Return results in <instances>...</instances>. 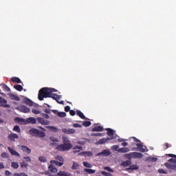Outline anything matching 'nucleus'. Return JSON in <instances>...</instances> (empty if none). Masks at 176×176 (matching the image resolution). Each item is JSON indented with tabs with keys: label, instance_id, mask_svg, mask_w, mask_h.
<instances>
[{
	"label": "nucleus",
	"instance_id": "obj_1",
	"mask_svg": "<svg viewBox=\"0 0 176 176\" xmlns=\"http://www.w3.org/2000/svg\"><path fill=\"white\" fill-rule=\"evenodd\" d=\"M62 140L63 144H58L56 149L59 151L60 152H65V151H69L72 148V144H71V141L67 137H63Z\"/></svg>",
	"mask_w": 176,
	"mask_h": 176
},
{
	"label": "nucleus",
	"instance_id": "obj_2",
	"mask_svg": "<svg viewBox=\"0 0 176 176\" xmlns=\"http://www.w3.org/2000/svg\"><path fill=\"white\" fill-rule=\"evenodd\" d=\"M51 93L52 91H49V88H41L38 91V99L39 101H43L44 98H51Z\"/></svg>",
	"mask_w": 176,
	"mask_h": 176
},
{
	"label": "nucleus",
	"instance_id": "obj_3",
	"mask_svg": "<svg viewBox=\"0 0 176 176\" xmlns=\"http://www.w3.org/2000/svg\"><path fill=\"white\" fill-rule=\"evenodd\" d=\"M29 134L32 137H37L38 138H43L46 137V133L44 131H41L36 129H32L29 131Z\"/></svg>",
	"mask_w": 176,
	"mask_h": 176
},
{
	"label": "nucleus",
	"instance_id": "obj_4",
	"mask_svg": "<svg viewBox=\"0 0 176 176\" xmlns=\"http://www.w3.org/2000/svg\"><path fill=\"white\" fill-rule=\"evenodd\" d=\"M48 90L51 91L50 96L51 98H53V100H55L58 104H64V101L59 100L61 99V95H57L56 94H54V92L57 91V90L54 88H48Z\"/></svg>",
	"mask_w": 176,
	"mask_h": 176
},
{
	"label": "nucleus",
	"instance_id": "obj_5",
	"mask_svg": "<svg viewBox=\"0 0 176 176\" xmlns=\"http://www.w3.org/2000/svg\"><path fill=\"white\" fill-rule=\"evenodd\" d=\"M168 162L165 163L166 168L176 171V159L170 158L168 160Z\"/></svg>",
	"mask_w": 176,
	"mask_h": 176
},
{
	"label": "nucleus",
	"instance_id": "obj_6",
	"mask_svg": "<svg viewBox=\"0 0 176 176\" xmlns=\"http://www.w3.org/2000/svg\"><path fill=\"white\" fill-rule=\"evenodd\" d=\"M23 104H25V105H28V107H32V105H34V102L32 100H31V99L23 96Z\"/></svg>",
	"mask_w": 176,
	"mask_h": 176
},
{
	"label": "nucleus",
	"instance_id": "obj_7",
	"mask_svg": "<svg viewBox=\"0 0 176 176\" xmlns=\"http://www.w3.org/2000/svg\"><path fill=\"white\" fill-rule=\"evenodd\" d=\"M23 124L25 123H30L31 124H35V123H36V119L34 117H30L28 118L26 121L25 120L23 119Z\"/></svg>",
	"mask_w": 176,
	"mask_h": 176
},
{
	"label": "nucleus",
	"instance_id": "obj_8",
	"mask_svg": "<svg viewBox=\"0 0 176 176\" xmlns=\"http://www.w3.org/2000/svg\"><path fill=\"white\" fill-rule=\"evenodd\" d=\"M36 120L38 123H40V124H43L44 126H47V124H49V123H50L49 120H45V118H37Z\"/></svg>",
	"mask_w": 176,
	"mask_h": 176
},
{
	"label": "nucleus",
	"instance_id": "obj_9",
	"mask_svg": "<svg viewBox=\"0 0 176 176\" xmlns=\"http://www.w3.org/2000/svg\"><path fill=\"white\" fill-rule=\"evenodd\" d=\"M131 155H132V159H142L144 157V155L138 152H132Z\"/></svg>",
	"mask_w": 176,
	"mask_h": 176
},
{
	"label": "nucleus",
	"instance_id": "obj_10",
	"mask_svg": "<svg viewBox=\"0 0 176 176\" xmlns=\"http://www.w3.org/2000/svg\"><path fill=\"white\" fill-rule=\"evenodd\" d=\"M8 103V100L3 99L2 97L0 96V107H3L4 108H10V105L6 104Z\"/></svg>",
	"mask_w": 176,
	"mask_h": 176
},
{
	"label": "nucleus",
	"instance_id": "obj_11",
	"mask_svg": "<svg viewBox=\"0 0 176 176\" xmlns=\"http://www.w3.org/2000/svg\"><path fill=\"white\" fill-rule=\"evenodd\" d=\"M110 155H111V151L108 150V149H105L103 150L102 152L98 153L97 154V156H109Z\"/></svg>",
	"mask_w": 176,
	"mask_h": 176
},
{
	"label": "nucleus",
	"instance_id": "obj_12",
	"mask_svg": "<svg viewBox=\"0 0 176 176\" xmlns=\"http://www.w3.org/2000/svg\"><path fill=\"white\" fill-rule=\"evenodd\" d=\"M28 163H31V158L30 157H24L23 162V167H28Z\"/></svg>",
	"mask_w": 176,
	"mask_h": 176
},
{
	"label": "nucleus",
	"instance_id": "obj_13",
	"mask_svg": "<svg viewBox=\"0 0 176 176\" xmlns=\"http://www.w3.org/2000/svg\"><path fill=\"white\" fill-rule=\"evenodd\" d=\"M48 170L50 173H57V168H56V166H54V165H53V164H50L48 166Z\"/></svg>",
	"mask_w": 176,
	"mask_h": 176
},
{
	"label": "nucleus",
	"instance_id": "obj_14",
	"mask_svg": "<svg viewBox=\"0 0 176 176\" xmlns=\"http://www.w3.org/2000/svg\"><path fill=\"white\" fill-rule=\"evenodd\" d=\"M63 133H65V134H74L75 133V129H62Z\"/></svg>",
	"mask_w": 176,
	"mask_h": 176
},
{
	"label": "nucleus",
	"instance_id": "obj_15",
	"mask_svg": "<svg viewBox=\"0 0 176 176\" xmlns=\"http://www.w3.org/2000/svg\"><path fill=\"white\" fill-rule=\"evenodd\" d=\"M136 146L138 148L139 151L142 152V153H144V152H145V149H146V146H144V145H142L141 143H137Z\"/></svg>",
	"mask_w": 176,
	"mask_h": 176
},
{
	"label": "nucleus",
	"instance_id": "obj_16",
	"mask_svg": "<svg viewBox=\"0 0 176 176\" xmlns=\"http://www.w3.org/2000/svg\"><path fill=\"white\" fill-rule=\"evenodd\" d=\"M140 167H138V165H131L129 168H126L125 170L128 173H131V170H138Z\"/></svg>",
	"mask_w": 176,
	"mask_h": 176
},
{
	"label": "nucleus",
	"instance_id": "obj_17",
	"mask_svg": "<svg viewBox=\"0 0 176 176\" xmlns=\"http://www.w3.org/2000/svg\"><path fill=\"white\" fill-rule=\"evenodd\" d=\"M118 152L120 153H127V152H130V148L129 147H122L118 148Z\"/></svg>",
	"mask_w": 176,
	"mask_h": 176
},
{
	"label": "nucleus",
	"instance_id": "obj_18",
	"mask_svg": "<svg viewBox=\"0 0 176 176\" xmlns=\"http://www.w3.org/2000/svg\"><path fill=\"white\" fill-rule=\"evenodd\" d=\"M50 163L53 165L58 166V167H61L64 164V162H60L59 161L56 160H51Z\"/></svg>",
	"mask_w": 176,
	"mask_h": 176
},
{
	"label": "nucleus",
	"instance_id": "obj_19",
	"mask_svg": "<svg viewBox=\"0 0 176 176\" xmlns=\"http://www.w3.org/2000/svg\"><path fill=\"white\" fill-rule=\"evenodd\" d=\"M109 140H111L109 138H102L99 140V141L98 142V144H99V145H102V144H105L107 141H109Z\"/></svg>",
	"mask_w": 176,
	"mask_h": 176
},
{
	"label": "nucleus",
	"instance_id": "obj_20",
	"mask_svg": "<svg viewBox=\"0 0 176 176\" xmlns=\"http://www.w3.org/2000/svg\"><path fill=\"white\" fill-rule=\"evenodd\" d=\"M79 155L83 156L84 155H87L88 157L93 156V153L91 151H82L79 153Z\"/></svg>",
	"mask_w": 176,
	"mask_h": 176
},
{
	"label": "nucleus",
	"instance_id": "obj_21",
	"mask_svg": "<svg viewBox=\"0 0 176 176\" xmlns=\"http://www.w3.org/2000/svg\"><path fill=\"white\" fill-rule=\"evenodd\" d=\"M106 131H107V135H109V137H113L115 131H113L112 129L107 128L106 129Z\"/></svg>",
	"mask_w": 176,
	"mask_h": 176
},
{
	"label": "nucleus",
	"instance_id": "obj_22",
	"mask_svg": "<svg viewBox=\"0 0 176 176\" xmlns=\"http://www.w3.org/2000/svg\"><path fill=\"white\" fill-rule=\"evenodd\" d=\"M76 114L78 116H79V118H80V119H87L86 118V116H85V114H83L82 111H80V110H77Z\"/></svg>",
	"mask_w": 176,
	"mask_h": 176
},
{
	"label": "nucleus",
	"instance_id": "obj_23",
	"mask_svg": "<svg viewBox=\"0 0 176 176\" xmlns=\"http://www.w3.org/2000/svg\"><path fill=\"white\" fill-rule=\"evenodd\" d=\"M104 130V128L101 126H95L91 129V131H102Z\"/></svg>",
	"mask_w": 176,
	"mask_h": 176
},
{
	"label": "nucleus",
	"instance_id": "obj_24",
	"mask_svg": "<svg viewBox=\"0 0 176 176\" xmlns=\"http://www.w3.org/2000/svg\"><path fill=\"white\" fill-rule=\"evenodd\" d=\"M8 149L12 155H13L14 156H20V154H19V153H17L16 151L12 149L10 147H8Z\"/></svg>",
	"mask_w": 176,
	"mask_h": 176
},
{
	"label": "nucleus",
	"instance_id": "obj_25",
	"mask_svg": "<svg viewBox=\"0 0 176 176\" xmlns=\"http://www.w3.org/2000/svg\"><path fill=\"white\" fill-rule=\"evenodd\" d=\"M23 151L27 155H30V153H31V149L25 146H23Z\"/></svg>",
	"mask_w": 176,
	"mask_h": 176
},
{
	"label": "nucleus",
	"instance_id": "obj_26",
	"mask_svg": "<svg viewBox=\"0 0 176 176\" xmlns=\"http://www.w3.org/2000/svg\"><path fill=\"white\" fill-rule=\"evenodd\" d=\"M9 96L12 98V100H14L15 101H20V98L13 94H10Z\"/></svg>",
	"mask_w": 176,
	"mask_h": 176
},
{
	"label": "nucleus",
	"instance_id": "obj_27",
	"mask_svg": "<svg viewBox=\"0 0 176 176\" xmlns=\"http://www.w3.org/2000/svg\"><path fill=\"white\" fill-rule=\"evenodd\" d=\"M131 160H126L123 162H122L121 166H123L124 167H128V166H131Z\"/></svg>",
	"mask_w": 176,
	"mask_h": 176
},
{
	"label": "nucleus",
	"instance_id": "obj_28",
	"mask_svg": "<svg viewBox=\"0 0 176 176\" xmlns=\"http://www.w3.org/2000/svg\"><path fill=\"white\" fill-rule=\"evenodd\" d=\"M57 175L58 176H71V175L69 173H67V172L65 171H59L58 173H57Z\"/></svg>",
	"mask_w": 176,
	"mask_h": 176
},
{
	"label": "nucleus",
	"instance_id": "obj_29",
	"mask_svg": "<svg viewBox=\"0 0 176 176\" xmlns=\"http://www.w3.org/2000/svg\"><path fill=\"white\" fill-rule=\"evenodd\" d=\"M84 171L87 173V174H94V173H96V170L90 168H85Z\"/></svg>",
	"mask_w": 176,
	"mask_h": 176
},
{
	"label": "nucleus",
	"instance_id": "obj_30",
	"mask_svg": "<svg viewBox=\"0 0 176 176\" xmlns=\"http://www.w3.org/2000/svg\"><path fill=\"white\" fill-rule=\"evenodd\" d=\"M56 162H60V163H64V157L61 155H58L55 157Z\"/></svg>",
	"mask_w": 176,
	"mask_h": 176
},
{
	"label": "nucleus",
	"instance_id": "obj_31",
	"mask_svg": "<svg viewBox=\"0 0 176 176\" xmlns=\"http://www.w3.org/2000/svg\"><path fill=\"white\" fill-rule=\"evenodd\" d=\"M79 167V163L74 162L73 165L72 166V170H78Z\"/></svg>",
	"mask_w": 176,
	"mask_h": 176
},
{
	"label": "nucleus",
	"instance_id": "obj_32",
	"mask_svg": "<svg viewBox=\"0 0 176 176\" xmlns=\"http://www.w3.org/2000/svg\"><path fill=\"white\" fill-rule=\"evenodd\" d=\"M82 164L85 167H87V168H91L93 166H91V164L89 163L88 162H83Z\"/></svg>",
	"mask_w": 176,
	"mask_h": 176
},
{
	"label": "nucleus",
	"instance_id": "obj_33",
	"mask_svg": "<svg viewBox=\"0 0 176 176\" xmlns=\"http://www.w3.org/2000/svg\"><path fill=\"white\" fill-rule=\"evenodd\" d=\"M11 82H16V83H21V80L17 77H13L11 78Z\"/></svg>",
	"mask_w": 176,
	"mask_h": 176
},
{
	"label": "nucleus",
	"instance_id": "obj_34",
	"mask_svg": "<svg viewBox=\"0 0 176 176\" xmlns=\"http://www.w3.org/2000/svg\"><path fill=\"white\" fill-rule=\"evenodd\" d=\"M82 126H84L85 127H89V126H91V122L84 121V122H82Z\"/></svg>",
	"mask_w": 176,
	"mask_h": 176
},
{
	"label": "nucleus",
	"instance_id": "obj_35",
	"mask_svg": "<svg viewBox=\"0 0 176 176\" xmlns=\"http://www.w3.org/2000/svg\"><path fill=\"white\" fill-rule=\"evenodd\" d=\"M47 129H49V130H51L52 131H54V133H57L58 131V129L56 126H47Z\"/></svg>",
	"mask_w": 176,
	"mask_h": 176
},
{
	"label": "nucleus",
	"instance_id": "obj_36",
	"mask_svg": "<svg viewBox=\"0 0 176 176\" xmlns=\"http://www.w3.org/2000/svg\"><path fill=\"white\" fill-rule=\"evenodd\" d=\"M14 89L18 90V91H21L23 90V87L20 85H14Z\"/></svg>",
	"mask_w": 176,
	"mask_h": 176
},
{
	"label": "nucleus",
	"instance_id": "obj_37",
	"mask_svg": "<svg viewBox=\"0 0 176 176\" xmlns=\"http://www.w3.org/2000/svg\"><path fill=\"white\" fill-rule=\"evenodd\" d=\"M124 156V157H126V159H129V160L130 161L131 160V159H133V154H131V153L125 154Z\"/></svg>",
	"mask_w": 176,
	"mask_h": 176
},
{
	"label": "nucleus",
	"instance_id": "obj_38",
	"mask_svg": "<svg viewBox=\"0 0 176 176\" xmlns=\"http://www.w3.org/2000/svg\"><path fill=\"white\" fill-rule=\"evenodd\" d=\"M39 162H41V163H46L47 162V160H46L45 157L41 156L38 158Z\"/></svg>",
	"mask_w": 176,
	"mask_h": 176
},
{
	"label": "nucleus",
	"instance_id": "obj_39",
	"mask_svg": "<svg viewBox=\"0 0 176 176\" xmlns=\"http://www.w3.org/2000/svg\"><path fill=\"white\" fill-rule=\"evenodd\" d=\"M30 108L25 107V106H23V113H28V112H30Z\"/></svg>",
	"mask_w": 176,
	"mask_h": 176
},
{
	"label": "nucleus",
	"instance_id": "obj_40",
	"mask_svg": "<svg viewBox=\"0 0 176 176\" xmlns=\"http://www.w3.org/2000/svg\"><path fill=\"white\" fill-rule=\"evenodd\" d=\"M58 116L59 118H65V116H67V113L65 112H58Z\"/></svg>",
	"mask_w": 176,
	"mask_h": 176
},
{
	"label": "nucleus",
	"instance_id": "obj_41",
	"mask_svg": "<svg viewBox=\"0 0 176 176\" xmlns=\"http://www.w3.org/2000/svg\"><path fill=\"white\" fill-rule=\"evenodd\" d=\"M11 167H13V168H19V163L12 162L11 164Z\"/></svg>",
	"mask_w": 176,
	"mask_h": 176
},
{
	"label": "nucleus",
	"instance_id": "obj_42",
	"mask_svg": "<svg viewBox=\"0 0 176 176\" xmlns=\"http://www.w3.org/2000/svg\"><path fill=\"white\" fill-rule=\"evenodd\" d=\"M14 121L16 122V123H19V124H21L23 123V119L20 118H16L14 119Z\"/></svg>",
	"mask_w": 176,
	"mask_h": 176
},
{
	"label": "nucleus",
	"instance_id": "obj_43",
	"mask_svg": "<svg viewBox=\"0 0 176 176\" xmlns=\"http://www.w3.org/2000/svg\"><path fill=\"white\" fill-rule=\"evenodd\" d=\"M101 174H102V175H104V176H112V173H107L106 171H102Z\"/></svg>",
	"mask_w": 176,
	"mask_h": 176
},
{
	"label": "nucleus",
	"instance_id": "obj_44",
	"mask_svg": "<svg viewBox=\"0 0 176 176\" xmlns=\"http://www.w3.org/2000/svg\"><path fill=\"white\" fill-rule=\"evenodd\" d=\"M50 141H52V142H58V139L57 138H54V137H50Z\"/></svg>",
	"mask_w": 176,
	"mask_h": 176
},
{
	"label": "nucleus",
	"instance_id": "obj_45",
	"mask_svg": "<svg viewBox=\"0 0 176 176\" xmlns=\"http://www.w3.org/2000/svg\"><path fill=\"white\" fill-rule=\"evenodd\" d=\"M32 113H34V115H39L41 113V111L39 110H36L35 109H33L32 110Z\"/></svg>",
	"mask_w": 176,
	"mask_h": 176
},
{
	"label": "nucleus",
	"instance_id": "obj_46",
	"mask_svg": "<svg viewBox=\"0 0 176 176\" xmlns=\"http://www.w3.org/2000/svg\"><path fill=\"white\" fill-rule=\"evenodd\" d=\"M14 131H16V133H20V126L18 125L14 126Z\"/></svg>",
	"mask_w": 176,
	"mask_h": 176
},
{
	"label": "nucleus",
	"instance_id": "obj_47",
	"mask_svg": "<svg viewBox=\"0 0 176 176\" xmlns=\"http://www.w3.org/2000/svg\"><path fill=\"white\" fill-rule=\"evenodd\" d=\"M104 170H107V171H109L110 173H113V169L111 168V167H109V166L104 167Z\"/></svg>",
	"mask_w": 176,
	"mask_h": 176
},
{
	"label": "nucleus",
	"instance_id": "obj_48",
	"mask_svg": "<svg viewBox=\"0 0 176 176\" xmlns=\"http://www.w3.org/2000/svg\"><path fill=\"white\" fill-rule=\"evenodd\" d=\"M41 116H43V118H45V119H49V118H50V116H49V115H47L46 113H41Z\"/></svg>",
	"mask_w": 176,
	"mask_h": 176
},
{
	"label": "nucleus",
	"instance_id": "obj_49",
	"mask_svg": "<svg viewBox=\"0 0 176 176\" xmlns=\"http://www.w3.org/2000/svg\"><path fill=\"white\" fill-rule=\"evenodd\" d=\"M3 89H4V90L6 91H10V88H9L6 85H3Z\"/></svg>",
	"mask_w": 176,
	"mask_h": 176
},
{
	"label": "nucleus",
	"instance_id": "obj_50",
	"mask_svg": "<svg viewBox=\"0 0 176 176\" xmlns=\"http://www.w3.org/2000/svg\"><path fill=\"white\" fill-rule=\"evenodd\" d=\"M158 173H160V174H167V171H166L163 169H159Z\"/></svg>",
	"mask_w": 176,
	"mask_h": 176
},
{
	"label": "nucleus",
	"instance_id": "obj_51",
	"mask_svg": "<svg viewBox=\"0 0 176 176\" xmlns=\"http://www.w3.org/2000/svg\"><path fill=\"white\" fill-rule=\"evenodd\" d=\"M1 157L4 158H7V157H9V155L7 153L4 152V153H2Z\"/></svg>",
	"mask_w": 176,
	"mask_h": 176
},
{
	"label": "nucleus",
	"instance_id": "obj_52",
	"mask_svg": "<svg viewBox=\"0 0 176 176\" xmlns=\"http://www.w3.org/2000/svg\"><path fill=\"white\" fill-rule=\"evenodd\" d=\"M69 114L71 115V116H75V115H76V112H75V111L74 110H70Z\"/></svg>",
	"mask_w": 176,
	"mask_h": 176
},
{
	"label": "nucleus",
	"instance_id": "obj_53",
	"mask_svg": "<svg viewBox=\"0 0 176 176\" xmlns=\"http://www.w3.org/2000/svg\"><path fill=\"white\" fill-rule=\"evenodd\" d=\"M113 151H117V152H118V151H119V146L118 145H113Z\"/></svg>",
	"mask_w": 176,
	"mask_h": 176
},
{
	"label": "nucleus",
	"instance_id": "obj_54",
	"mask_svg": "<svg viewBox=\"0 0 176 176\" xmlns=\"http://www.w3.org/2000/svg\"><path fill=\"white\" fill-rule=\"evenodd\" d=\"M44 112H45V113H48L49 115H50V113H52V110H50V109H45L44 110Z\"/></svg>",
	"mask_w": 176,
	"mask_h": 176
},
{
	"label": "nucleus",
	"instance_id": "obj_55",
	"mask_svg": "<svg viewBox=\"0 0 176 176\" xmlns=\"http://www.w3.org/2000/svg\"><path fill=\"white\" fill-rule=\"evenodd\" d=\"M129 140H133V141H134V142H140V140L137 139L136 138H131Z\"/></svg>",
	"mask_w": 176,
	"mask_h": 176
},
{
	"label": "nucleus",
	"instance_id": "obj_56",
	"mask_svg": "<svg viewBox=\"0 0 176 176\" xmlns=\"http://www.w3.org/2000/svg\"><path fill=\"white\" fill-rule=\"evenodd\" d=\"M73 149L75 151L76 149H80V151H82V146H76L73 148Z\"/></svg>",
	"mask_w": 176,
	"mask_h": 176
},
{
	"label": "nucleus",
	"instance_id": "obj_57",
	"mask_svg": "<svg viewBox=\"0 0 176 176\" xmlns=\"http://www.w3.org/2000/svg\"><path fill=\"white\" fill-rule=\"evenodd\" d=\"M77 144H78V145H85L86 142H85V141L79 140L77 142Z\"/></svg>",
	"mask_w": 176,
	"mask_h": 176
},
{
	"label": "nucleus",
	"instance_id": "obj_58",
	"mask_svg": "<svg viewBox=\"0 0 176 176\" xmlns=\"http://www.w3.org/2000/svg\"><path fill=\"white\" fill-rule=\"evenodd\" d=\"M70 109H71V107H69V106H66L65 107V112H69Z\"/></svg>",
	"mask_w": 176,
	"mask_h": 176
},
{
	"label": "nucleus",
	"instance_id": "obj_59",
	"mask_svg": "<svg viewBox=\"0 0 176 176\" xmlns=\"http://www.w3.org/2000/svg\"><path fill=\"white\" fill-rule=\"evenodd\" d=\"M92 135H94L96 137H101V135H102V133H93Z\"/></svg>",
	"mask_w": 176,
	"mask_h": 176
},
{
	"label": "nucleus",
	"instance_id": "obj_60",
	"mask_svg": "<svg viewBox=\"0 0 176 176\" xmlns=\"http://www.w3.org/2000/svg\"><path fill=\"white\" fill-rule=\"evenodd\" d=\"M73 126H74L76 129L78 127H79V128L82 127V125L79 124H74Z\"/></svg>",
	"mask_w": 176,
	"mask_h": 176
},
{
	"label": "nucleus",
	"instance_id": "obj_61",
	"mask_svg": "<svg viewBox=\"0 0 176 176\" xmlns=\"http://www.w3.org/2000/svg\"><path fill=\"white\" fill-rule=\"evenodd\" d=\"M6 175H12V173H10L9 170H6Z\"/></svg>",
	"mask_w": 176,
	"mask_h": 176
},
{
	"label": "nucleus",
	"instance_id": "obj_62",
	"mask_svg": "<svg viewBox=\"0 0 176 176\" xmlns=\"http://www.w3.org/2000/svg\"><path fill=\"white\" fill-rule=\"evenodd\" d=\"M122 146H127V145H129V143L127 142H123L121 144Z\"/></svg>",
	"mask_w": 176,
	"mask_h": 176
},
{
	"label": "nucleus",
	"instance_id": "obj_63",
	"mask_svg": "<svg viewBox=\"0 0 176 176\" xmlns=\"http://www.w3.org/2000/svg\"><path fill=\"white\" fill-rule=\"evenodd\" d=\"M9 140H14V139H13V134H11L10 135L8 136Z\"/></svg>",
	"mask_w": 176,
	"mask_h": 176
},
{
	"label": "nucleus",
	"instance_id": "obj_64",
	"mask_svg": "<svg viewBox=\"0 0 176 176\" xmlns=\"http://www.w3.org/2000/svg\"><path fill=\"white\" fill-rule=\"evenodd\" d=\"M22 174L21 173H14V176H21Z\"/></svg>",
	"mask_w": 176,
	"mask_h": 176
}]
</instances>
